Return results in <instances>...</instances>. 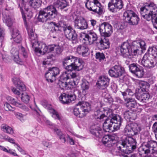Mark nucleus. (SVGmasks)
Listing matches in <instances>:
<instances>
[{
	"mask_svg": "<svg viewBox=\"0 0 157 157\" xmlns=\"http://www.w3.org/2000/svg\"><path fill=\"white\" fill-rule=\"evenodd\" d=\"M12 36L13 40L17 43H20L21 40V36L18 33V30L17 29L13 30Z\"/></svg>",
	"mask_w": 157,
	"mask_h": 157,
	"instance_id": "c9c22d12",
	"label": "nucleus"
},
{
	"mask_svg": "<svg viewBox=\"0 0 157 157\" xmlns=\"http://www.w3.org/2000/svg\"><path fill=\"white\" fill-rule=\"evenodd\" d=\"M124 117L126 120L131 119L135 120L136 118V114L135 112L130 110L125 112L124 114Z\"/></svg>",
	"mask_w": 157,
	"mask_h": 157,
	"instance_id": "72a5a7b5",
	"label": "nucleus"
},
{
	"mask_svg": "<svg viewBox=\"0 0 157 157\" xmlns=\"http://www.w3.org/2000/svg\"><path fill=\"white\" fill-rule=\"evenodd\" d=\"M139 62L143 66L149 68L153 67L157 63L156 59H152L147 53L144 54L142 59L139 61Z\"/></svg>",
	"mask_w": 157,
	"mask_h": 157,
	"instance_id": "ddd939ff",
	"label": "nucleus"
},
{
	"mask_svg": "<svg viewBox=\"0 0 157 157\" xmlns=\"http://www.w3.org/2000/svg\"><path fill=\"white\" fill-rule=\"evenodd\" d=\"M123 16L126 21L130 25H136L139 21V18L137 14L131 10L126 11L124 13Z\"/></svg>",
	"mask_w": 157,
	"mask_h": 157,
	"instance_id": "f8f14e48",
	"label": "nucleus"
},
{
	"mask_svg": "<svg viewBox=\"0 0 157 157\" xmlns=\"http://www.w3.org/2000/svg\"><path fill=\"white\" fill-rule=\"evenodd\" d=\"M99 30L102 36L108 37L113 32L112 25L109 23L104 22L99 25Z\"/></svg>",
	"mask_w": 157,
	"mask_h": 157,
	"instance_id": "4468645a",
	"label": "nucleus"
},
{
	"mask_svg": "<svg viewBox=\"0 0 157 157\" xmlns=\"http://www.w3.org/2000/svg\"><path fill=\"white\" fill-rule=\"evenodd\" d=\"M88 51V48L82 45H79L77 48V52L83 56L87 55Z\"/></svg>",
	"mask_w": 157,
	"mask_h": 157,
	"instance_id": "2f4dec72",
	"label": "nucleus"
},
{
	"mask_svg": "<svg viewBox=\"0 0 157 157\" xmlns=\"http://www.w3.org/2000/svg\"><path fill=\"white\" fill-rule=\"evenodd\" d=\"M136 140L131 137L126 138L122 142H118L117 146L119 150L123 152L128 154L136 148Z\"/></svg>",
	"mask_w": 157,
	"mask_h": 157,
	"instance_id": "0eeeda50",
	"label": "nucleus"
},
{
	"mask_svg": "<svg viewBox=\"0 0 157 157\" xmlns=\"http://www.w3.org/2000/svg\"><path fill=\"white\" fill-rule=\"evenodd\" d=\"M67 139L69 144L71 145H74L75 142L74 139L71 137L69 135H67Z\"/></svg>",
	"mask_w": 157,
	"mask_h": 157,
	"instance_id": "680f3d73",
	"label": "nucleus"
},
{
	"mask_svg": "<svg viewBox=\"0 0 157 157\" xmlns=\"http://www.w3.org/2000/svg\"><path fill=\"white\" fill-rule=\"evenodd\" d=\"M8 136L4 134L0 133V140L3 141H6Z\"/></svg>",
	"mask_w": 157,
	"mask_h": 157,
	"instance_id": "774afa93",
	"label": "nucleus"
},
{
	"mask_svg": "<svg viewBox=\"0 0 157 157\" xmlns=\"http://www.w3.org/2000/svg\"><path fill=\"white\" fill-rule=\"evenodd\" d=\"M14 113L16 117L21 122H24L25 120V116L21 113L15 112Z\"/></svg>",
	"mask_w": 157,
	"mask_h": 157,
	"instance_id": "09e8293b",
	"label": "nucleus"
},
{
	"mask_svg": "<svg viewBox=\"0 0 157 157\" xmlns=\"http://www.w3.org/2000/svg\"><path fill=\"white\" fill-rule=\"evenodd\" d=\"M81 86L82 92H86L89 88V83L86 79H83L81 84Z\"/></svg>",
	"mask_w": 157,
	"mask_h": 157,
	"instance_id": "79ce46f5",
	"label": "nucleus"
},
{
	"mask_svg": "<svg viewBox=\"0 0 157 157\" xmlns=\"http://www.w3.org/2000/svg\"><path fill=\"white\" fill-rule=\"evenodd\" d=\"M150 97L149 94L147 92L143 93L141 95L140 98H137L142 101L143 102H146Z\"/></svg>",
	"mask_w": 157,
	"mask_h": 157,
	"instance_id": "37998d69",
	"label": "nucleus"
},
{
	"mask_svg": "<svg viewBox=\"0 0 157 157\" xmlns=\"http://www.w3.org/2000/svg\"><path fill=\"white\" fill-rule=\"evenodd\" d=\"M109 79L108 77L105 75L100 76L98 81V85L100 88L105 89L109 84Z\"/></svg>",
	"mask_w": 157,
	"mask_h": 157,
	"instance_id": "c85d7f7f",
	"label": "nucleus"
},
{
	"mask_svg": "<svg viewBox=\"0 0 157 157\" xmlns=\"http://www.w3.org/2000/svg\"><path fill=\"white\" fill-rule=\"evenodd\" d=\"M85 38L86 40L88 41V42L86 43L90 44L97 40L98 36L95 33L92 31H90L88 32L87 34H85Z\"/></svg>",
	"mask_w": 157,
	"mask_h": 157,
	"instance_id": "a878e982",
	"label": "nucleus"
},
{
	"mask_svg": "<svg viewBox=\"0 0 157 157\" xmlns=\"http://www.w3.org/2000/svg\"><path fill=\"white\" fill-rule=\"evenodd\" d=\"M6 99L9 102L13 105L20 107L24 110H27V108L25 106L20 103L19 101H17L16 99L12 98V97L10 96H7L6 97Z\"/></svg>",
	"mask_w": 157,
	"mask_h": 157,
	"instance_id": "c756f323",
	"label": "nucleus"
},
{
	"mask_svg": "<svg viewBox=\"0 0 157 157\" xmlns=\"http://www.w3.org/2000/svg\"><path fill=\"white\" fill-rule=\"evenodd\" d=\"M102 141L104 144L109 147L113 146L117 142L113 136H104L102 138Z\"/></svg>",
	"mask_w": 157,
	"mask_h": 157,
	"instance_id": "393cba45",
	"label": "nucleus"
},
{
	"mask_svg": "<svg viewBox=\"0 0 157 157\" xmlns=\"http://www.w3.org/2000/svg\"><path fill=\"white\" fill-rule=\"evenodd\" d=\"M153 129L155 133V136L157 140V122H155L153 125Z\"/></svg>",
	"mask_w": 157,
	"mask_h": 157,
	"instance_id": "0e129e2a",
	"label": "nucleus"
},
{
	"mask_svg": "<svg viewBox=\"0 0 157 157\" xmlns=\"http://www.w3.org/2000/svg\"><path fill=\"white\" fill-rule=\"evenodd\" d=\"M86 8L89 10L98 14L102 12V7L100 3L97 0H87L85 4Z\"/></svg>",
	"mask_w": 157,
	"mask_h": 157,
	"instance_id": "9b49d317",
	"label": "nucleus"
},
{
	"mask_svg": "<svg viewBox=\"0 0 157 157\" xmlns=\"http://www.w3.org/2000/svg\"><path fill=\"white\" fill-rule=\"evenodd\" d=\"M50 24L54 27V29L52 30L53 33L60 31L61 28H63V30L64 29H65L66 28L65 27L66 25V23L63 20H60L58 23L51 22L50 23Z\"/></svg>",
	"mask_w": 157,
	"mask_h": 157,
	"instance_id": "bb28decb",
	"label": "nucleus"
},
{
	"mask_svg": "<svg viewBox=\"0 0 157 157\" xmlns=\"http://www.w3.org/2000/svg\"><path fill=\"white\" fill-rule=\"evenodd\" d=\"M70 71H65L63 72L60 76V79L61 80H63L64 81L72 79H76V82L73 81L74 85H76L78 82L79 78L78 74L77 73L72 72H69Z\"/></svg>",
	"mask_w": 157,
	"mask_h": 157,
	"instance_id": "2eb2a0df",
	"label": "nucleus"
},
{
	"mask_svg": "<svg viewBox=\"0 0 157 157\" xmlns=\"http://www.w3.org/2000/svg\"><path fill=\"white\" fill-rule=\"evenodd\" d=\"M41 104L45 108L48 110L53 118L59 121L61 120V117L60 115L57 111L52 108L51 105L48 103L47 101L45 100L41 102Z\"/></svg>",
	"mask_w": 157,
	"mask_h": 157,
	"instance_id": "a211bd4d",
	"label": "nucleus"
},
{
	"mask_svg": "<svg viewBox=\"0 0 157 157\" xmlns=\"http://www.w3.org/2000/svg\"><path fill=\"white\" fill-rule=\"evenodd\" d=\"M10 53L13 60L17 63H22L21 56L24 58H26L28 57L27 51L21 46L13 48L11 50Z\"/></svg>",
	"mask_w": 157,
	"mask_h": 157,
	"instance_id": "1a4fd4ad",
	"label": "nucleus"
},
{
	"mask_svg": "<svg viewBox=\"0 0 157 157\" xmlns=\"http://www.w3.org/2000/svg\"><path fill=\"white\" fill-rule=\"evenodd\" d=\"M132 129L133 135H136L139 133L141 130L140 126L135 123H132Z\"/></svg>",
	"mask_w": 157,
	"mask_h": 157,
	"instance_id": "a18cd8bd",
	"label": "nucleus"
},
{
	"mask_svg": "<svg viewBox=\"0 0 157 157\" xmlns=\"http://www.w3.org/2000/svg\"><path fill=\"white\" fill-rule=\"evenodd\" d=\"M2 58L3 60L6 63L7 62L9 59V57L6 53H4L2 55Z\"/></svg>",
	"mask_w": 157,
	"mask_h": 157,
	"instance_id": "338daca9",
	"label": "nucleus"
},
{
	"mask_svg": "<svg viewBox=\"0 0 157 157\" xmlns=\"http://www.w3.org/2000/svg\"><path fill=\"white\" fill-rule=\"evenodd\" d=\"M63 31L66 37L69 40H75L77 37L76 32L71 26L64 29Z\"/></svg>",
	"mask_w": 157,
	"mask_h": 157,
	"instance_id": "4be33fe9",
	"label": "nucleus"
},
{
	"mask_svg": "<svg viewBox=\"0 0 157 157\" xmlns=\"http://www.w3.org/2000/svg\"><path fill=\"white\" fill-rule=\"evenodd\" d=\"M59 84L60 88L64 90H67L69 88V84L66 81L60 80L59 82Z\"/></svg>",
	"mask_w": 157,
	"mask_h": 157,
	"instance_id": "de8ad7c7",
	"label": "nucleus"
},
{
	"mask_svg": "<svg viewBox=\"0 0 157 157\" xmlns=\"http://www.w3.org/2000/svg\"><path fill=\"white\" fill-rule=\"evenodd\" d=\"M95 57L97 59L101 61L104 60L105 57L104 54L103 53L97 52L96 53Z\"/></svg>",
	"mask_w": 157,
	"mask_h": 157,
	"instance_id": "864d4df0",
	"label": "nucleus"
},
{
	"mask_svg": "<svg viewBox=\"0 0 157 157\" xmlns=\"http://www.w3.org/2000/svg\"><path fill=\"white\" fill-rule=\"evenodd\" d=\"M103 130L105 132H111L118 130L121 125L122 119L119 116H116L111 119L104 120Z\"/></svg>",
	"mask_w": 157,
	"mask_h": 157,
	"instance_id": "423d86ee",
	"label": "nucleus"
},
{
	"mask_svg": "<svg viewBox=\"0 0 157 157\" xmlns=\"http://www.w3.org/2000/svg\"><path fill=\"white\" fill-rule=\"evenodd\" d=\"M140 13L147 21L152 20L154 22V26L157 29V6L153 2H150L140 8Z\"/></svg>",
	"mask_w": 157,
	"mask_h": 157,
	"instance_id": "f03ea898",
	"label": "nucleus"
},
{
	"mask_svg": "<svg viewBox=\"0 0 157 157\" xmlns=\"http://www.w3.org/2000/svg\"><path fill=\"white\" fill-rule=\"evenodd\" d=\"M123 6L122 0H111L108 5L109 10L113 12H117V9H121Z\"/></svg>",
	"mask_w": 157,
	"mask_h": 157,
	"instance_id": "aec40b11",
	"label": "nucleus"
},
{
	"mask_svg": "<svg viewBox=\"0 0 157 157\" xmlns=\"http://www.w3.org/2000/svg\"><path fill=\"white\" fill-rule=\"evenodd\" d=\"M75 58V57L71 56L67 57L63 59V63L64 68L65 69L71 71V70L69 69L68 67L69 66H73Z\"/></svg>",
	"mask_w": 157,
	"mask_h": 157,
	"instance_id": "cd10ccee",
	"label": "nucleus"
},
{
	"mask_svg": "<svg viewBox=\"0 0 157 157\" xmlns=\"http://www.w3.org/2000/svg\"><path fill=\"white\" fill-rule=\"evenodd\" d=\"M4 108L6 111H13L15 109V108L13 107L8 103L5 102L4 105Z\"/></svg>",
	"mask_w": 157,
	"mask_h": 157,
	"instance_id": "8fccbe9b",
	"label": "nucleus"
},
{
	"mask_svg": "<svg viewBox=\"0 0 157 157\" xmlns=\"http://www.w3.org/2000/svg\"><path fill=\"white\" fill-rule=\"evenodd\" d=\"M26 29L32 48L35 52L41 54L47 53V46L45 44L38 43L37 36L34 33L33 29L28 28H27Z\"/></svg>",
	"mask_w": 157,
	"mask_h": 157,
	"instance_id": "20e7f679",
	"label": "nucleus"
},
{
	"mask_svg": "<svg viewBox=\"0 0 157 157\" xmlns=\"http://www.w3.org/2000/svg\"><path fill=\"white\" fill-rule=\"evenodd\" d=\"M94 132L93 134L96 135H98V134L101 135V128L98 127L93 129Z\"/></svg>",
	"mask_w": 157,
	"mask_h": 157,
	"instance_id": "bf43d9fd",
	"label": "nucleus"
},
{
	"mask_svg": "<svg viewBox=\"0 0 157 157\" xmlns=\"http://www.w3.org/2000/svg\"><path fill=\"white\" fill-rule=\"evenodd\" d=\"M129 68L130 71L134 74L139 68L137 66L136 64L133 63L129 66Z\"/></svg>",
	"mask_w": 157,
	"mask_h": 157,
	"instance_id": "3c124183",
	"label": "nucleus"
},
{
	"mask_svg": "<svg viewBox=\"0 0 157 157\" xmlns=\"http://www.w3.org/2000/svg\"><path fill=\"white\" fill-rule=\"evenodd\" d=\"M54 52L56 54H60L62 51L61 47L59 45H55Z\"/></svg>",
	"mask_w": 157,
	"mask_h": 157,
	"instance_id": "4d7b16f0",
	"label": "nucleus"
},
{
	"mask_svg": "<svg viewBox=\"0 0 157 157\" xmlns=\"http://www.w3.org/2000/svg\"><path fill=\"white\" fill-rule=\"evenodd\" d=\"M124 132L127 135H133L132 123L126 125L124 128Z\"/></svg>",
	"mask_w": 157,
	"mask_h": 157,
	"instance_id": "49530a36",
	"label": "nucleus"
},
{
	"mask_svg": "<svg viewBox=\"0 0 157 157\" xmlns=\"http://www.w3.org/2000/svg\"><path fill=\"white\" fill-rule=\"evenodd\" d=\"M55 5L58 8L63 9L67 6V4L66 0H58L56 2Z\"/></svg>",
	"mask_w": 157,
	"mask_h": 157,
	"instance_id": "a19ab883",
	"label": "nucleus"
},
{
	"mask_svg": "<svg viewBox=\"0 0 157 157\" xmlns=\"http://www.w3.org/2000/svg\"><path fill=\"white\" fill-rule=\"evenodd\" d=\"M157 151V142L150 140L143 143L138 149V152L140 155L149 153H154Z\"/></svg>",
	"mask_w": 157,
	"mask_h": 157,
	"instance_id": "9d476101",
	"label": "nucleus"
},
{
	"mask_svg": "<svg viewBox=\"0 0 157 157\" xmlns=\"http://www.w3.org/2000/svg\"><path fill=\"white\" fill-rule=\"evenodd\" d=\"M55 45L52 44L47 46V53L51 52L52 51H54Z\"/></svg>",
	"mask_w": 157,
	"mask_h": 157,
	"instance_id": "13d9d810",
	"label": "nucleus"
},
{
	"mask_svg": "<svg viewBox=\"0 0 157 157\" xmlns=\"http://www.w3.org/2000/svg\"><path fill=\"white\" fill-rule=\"evenodd\" d=\"M134 74L138 78H141L144 76V73L143 70L139 68Z\"/></svg>",
	"mask_w": 157,
	"mask_h": 157,
	"instance_id": "603ef678",
	"label": "nucleus"
},
{
	"mask_svg": "<svg viewBox=\"0 0 157 157\" xmlns=\"http://www.w3.org/2000/svg\"><path fill=\"white\" fill-rule=\"evenodd\" d=\"M124 72V68L118 64L112 67L108 71L109 74L110 76L115 78H118L121 76Z\"/></svg>",
	"mask_w": 157,
	"mask_h": 157,
	"instance_id": "dca6fc26",
	"label": "nucleus"
},
{
	"mask_svg": "<svg viewBox=\"0 0 157 157\" xmlns=\"http://www.w3.org/2000/svg\"><path fill=\"white\" fill-rule=\"evenodd\" d=\"M0 150L7 153L10 154L13 156H18V155L15 152V150H13L12 149H8L5 147L0 145Z\"/></svg>",
	"mask_w": 157,
	"mask_h": 157,
	"instance_id": "c03bdc74",
	"label": "nucleus"
},
{
	"mask_svg": "<svg viewBox=\"0 0 157 157\" xmlns=\"http://www.w3.org/2000/svg\"><path fill=\"white\" fill-rule=\"evenodd\" d=\"M102 37L101 38L99 41V44L101 48L102 49H106L109 47V42L108 39L105 37Z\"/></svg>",
	"mask_w": 157,
	"mask_h": 157,
	"instance_id": "f704fd0d",
	"label": "nucleus"
},
{
	"mask_svg": "<svg viewBox=\"0 0 157 157\" xmlns=\"http://www.w3.org/2000/svg\"><path fill=\"white\" fill-rule=\"evenodd\" d=\"M147 53L149 55H151L152 59H154V58L156 59L157 61V49L154 47H152L149 48L147 50Z\"/></svg>",
	"mask_w": 157,
	"mask_h": 157,
	"instance_id": "4c0bfd02",
	"label": "nucleus"
},
{
	"mask_svg": "<svg viewBox=\"0 0 157 157\" xmlns=\"http://www.w3.org/2000/svg\"><path fill=\"white\" fill-rule=\"evenodd\" d=\"M3 21H5L6 25L9 27L11 26L13 22V18L11 16L9 15H5L3 13Z\"/></svg>",
	"mask_w": 157,
	"mask_h": 157,
	"instance_id": "58836bf2",
	"label": "nucleus"
},
{
	"mask_svg": "<svg viewBox=\"0 0 157 157\" xmlns=\"http://www.w3.org/2000/svg\"><path fill=\"white\" fill-rule=\"evenodd\" d=\"M83 67V62L82 59L75 57L72 66H69L68 68L71 70V71L76 70L80 71L82 69Z\"/></svg>",
	"mask_w": 157,
	"mask_h": 157,
	"instance_id": "b1692460",
	"label": "nucleus"
},
{
	"mask_svg": "<svg viewBox=\"0 0 157 157\" xmlns=\"http://www.w3.org/2000/svg\"><path fill=\"white\" fill-rule=\"evenodd\" d=\"M6 141H8L12 144H14V146H15L16 144H17V143H15V140L14 139L12 138H11L8 136V137L6 138Z\"/></svg>",
	"mask_w": 157,
	"mask_h": 157,
	"instance_id": "69168bd1",
	"label": "nucleus"
},
{
	"mask_svg": "<svg viewBox=\"0 0 157 157\" xmlns=\"http://www.w3.org/2000/svg\"><path fill=\"white\" fill-rule=\"evenodd\" d=\"M75 27L81 30H84L88 27V24L86 20L83 17H77L74 21Z\"/></svg>",
	"mask_w": 157,
	"mask_h": 157,
	"instance_id": "412c9836",
	"label": "nucleus"
},
{
	"mask_svg": "<svg viewBox=\"0 0 157 157\" xmlns=\"http://www.w3.org/2000/svg\"><path fill=\"white\" fill-rule=\"evenodd\" d=\"M1 127L2 130L4 132L10 135H13L14 133L13 128L6 124H2Z\"/></svg>",
	"mask_w": 157,
	"mask_h": 157,
	"instance_id": "e433bc0d",
	"label": "nucleus"
},
{
	"mask_svg": "<svg viewBox=\"0 0 157 157\" xmlns=\"http://www.w3.org/2000/svg\"><path fill=\"white\" fill-rule=\"evenodd\" d=\"M59 138L61 141L63 143H65L66 141V139L65 138V134L62 133L59 136Z\"/></svg>",
	"mask_w": 157,
	"mask_h": 157,
	"instance_id": "052dcab7",
	"label": "nucleus"
},
{
	"mask_svg": "<svg viewBox=\"0 0 157 157\" xmlns=\"http://www.w3.org/2000/svg\"><path fill=\"white\" fill-rule=\"evenodd\" d=\"M59 68L53 67L49 69L48 71L46 73L45 77L48 82H52L55 80L56 76L59 74Z\"/></svg>",
	"mask_w": 157,
	"mask_h": 157,
	"instance_id": "6ab92c4d",
	"label": "nucleus"
},
{
	"mask_svg": "<svg viewBox=\"0 0 157 157\" xmlns=\"http://www.w3.org/2000/svg\"><path fill=\"white\" fill-rule=\"evenodd\" d=\"M4 30L3 28H0V41L2 42L4 39Z\"/></svg>",
	"mask_w": 157,
	"mask_h": 157,
	"instance_id": "e2e57ef3",
	"label": "nucleus"
},
{
	"mask_svg": "<svg viewBox=\"0 0 157 157\" xmlns=\"http://www.w3.org/2000/svg\"><path fill=\"white\" fill-rule=\"evenodd\" d=\"M25 13H22V17L24 22L26 21V19L27 17L28 19H29L33 16V13L31 10L28 8L26 6H25Z\"/></svg>",
	"mask_w": 157,
	"mask_h": 157,
	"instance_id": "ea45409f",
	"label": "nucleus"
},
{
	"mask_svg": "<svg viewBox=\"0 0 157 157\" xmlns=\"http://www.w3.org/2000/svg\"><path fill=\"white\" fill-rule=\"evenodd\" d=\"M146 46L144 41L141 39L133 41L131 46L128 42H125L121 45V52L124 57L132 58L137 55L140 51L145 50Z\"/></svg>",
	"mask_w": 157,
	"mask_h": 157,
	"instance_id": "f257e3e1",
	"label": "nucleus"
},
{
	"mask_svg": "<svg viewBox=\"0 0 157 157\" xmlns=\"http://www.w3.org/2000/svg\"><path fill=\"white\" fill-rule=\"evenodd\" d=\"M126 106L129 109L135 108L136 106V101L134 98H124Z\"/></svg>",
	"mask_w": 157,
	"mask_h": 157,
	"instance_id": "7c9ffc66",
	"label": "nucleus"
},
{
	"mask_svg": "<svg viewBox=\"0 0 157 157\" xmlns=\"http://www.w3.org/2000/svg\"><path fill=\"white\" fill-rule=\"evenodd\" d=\"M75 96L74 94H67L65 93L61 94L59 97V100L63 104H67L75 100Z\"/></svg>",
	"mask_w": 157,
	"mask_h": 157,
	"instance_id": "5701e85b",
	"label": "nucleus"
},
{
	"mask_svg": "<svg viewBox=\"0 0 157 157\" xmlns=\"http://www.w3.org/2000/svg\"><path fill=\"white\" fill-rule=\"evenodd\" d=\"M105 113H106V115L105 114H102L100 110H98L95 113V115L98 116L97 118L98 121L102 122L104 120L111 119L116 116H114L113 111L111 109L105 111Z\"/></svg>",
	"mask_w": 157,
	"mask_h": 157,
	"instance_id": "f3484780",
	"label": "nucleus"
},
{
	"mask_svg": "<svg viewBox=\"0 0 157 157\" xmlns=\"http://www.w3.org/2000/svg\"><path fill=\"white\" fill-rule=\"evenodd\" d=\"M35 113L37 116V117H38L37 119V120L39 122H42L43 121H45V118L43 116H41L40 114V110H35Z\"/></svg>",
	"mask_w": 157,
	"mask_h": 157,
	"instance_id": "5fc2aeb1",
	"label": "nucleus"
},
{
	"mask_svg": "<svg viewBox=\"0 0 157 157\" xmlns=\"http://www.w3.org/2000/svg\"><path fill=\"white\" fill-rule=\"evenodd\" d=\"M41 2V0H28L26 5H29L31 7L35 9L40 6Z\"/></svg>",
	"mask_w": 157,
	"mask_h": 157,
	"instance_id": "473e14b6",
	"label": "nucleus"
},
{
	"mask_svg": "<svg viewBox=\"0 0 157 157\" xmlns=\"http://www.w3.org/2000/svg\"><path fill=\"white\" fill-rule=\"evenodd\" d=\"M57 13L56 8L54 6H48L39 11L38 20L39 21L42 22H46L48 20L53 19Z\"/></svg>",
	"mask_w": 157,
	"mask_h": 157,
	"instance_id": "39448f33",
	"label": "nucleus"
},
{
	"mask_svg": "<svg viewBox=\"0 0 157 157\" xmlns=\"http://www.w3.org/2000/svg\"><path fill=\"white\" fill-rule=\"evenodd\" d=\"M91 109L90 104L86 102L80 101L77 104L73 110L76 116L82 118L88 114Z\"/></svg>",
	"mask_w": 157,
	"mask_h": 157,
	"instance_id": "6e6552de",
	"label": "nucleus"
},
{
	"mask_svg": "<svg viewBox=\"0 0 157 157\" xmlns=\"http://www.w3.org/2000/svg\"><path fill=\"white\" fill-rule=\"evenodd\" d=\"M136 82L138 84L139 86L141 88L145 89L146 86L147 85V83L145 82L142 81L137 80Z\"/></svg>",
	"mask_w": 157,
	"mask_h": 157,
	"instance_id": "6e6d98bb",
	"label": "nucleus"
},
{
	"mask_svg": "<svg viewBox=\"0 0 157 157\" xmlns=\"http://www.w3.org/2000/svg\"><path fill=\"white\" fill-rule=\"evenodd\" d=\"M13 83L17 87H12L11 90L15 95H19L21 94V99L23 102L27 103L30 99V96L28 93L25 92L26 88L23 83L19 78H14Z\"/></svg>",
	"mask_w": 157,
	"mask_h": 157,
	"instance_id": "7ed1b4c3",
	"label": "nucleus"
}]
</instances>
